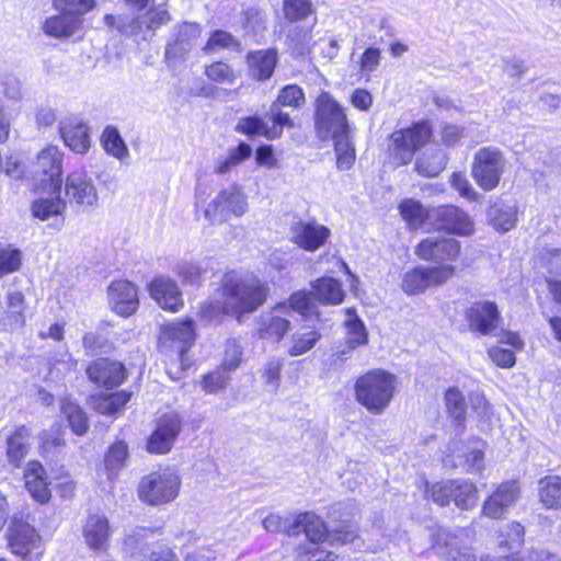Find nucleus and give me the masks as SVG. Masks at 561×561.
<instances>
[{
  "instance_id": "nucleus-7",
  "label": "nucleus",
  "mask_w": 561,
  "mask_h": 561,
  "mask_svg": "<svg viewBox=\"0 0 561 561\" xmlns=\"http://www.w3.org/2000/svg\"><path fill=\"white\" fill-rule=\"evenodd\" d=\"M485 443L477 437L463 442L454 438L443 451L442 461L449 468H463L468 472H480L484 468Z\"/></svg>"
},
{
  "instance_id": "nucleus-19",
  "label": "nucleus",
  "mask_w": 561,
  "mask_h": 561,
  "mask_svg": "<svg viewBox=\"0 0 561 561\" xmlns=\"http://www.w3.org/2000/svg\"><path fill=\"white\" fill-rule=\"evenodd\" d=\"M520 494L515 481L500 484L483 502L481 514L490 519L504 518L514 506Z\"/></svg>"
},
{
  "instance_id": "nucleus-49",
  "label": "nucleus",
  "mask_w": 561,
  "mask_h": 561,
  "mask_svg": "<svg viewBox=\"0 0 561 561\" xmlns=\"http://www.w3.org/2000/svg\"><path fill=\"white\" fill-rule=\"evenodd\" d=\"M445 404L457 427L462 431L466 421L467 404L465 396L458 388H449L445 393Z\"/></svg>"
},
{
  "instance_id": "nucleus-25",
  "label": "nucleus",
  "mask_w": 561,
  "mask_h": 561,
  "mask_svg": "<svg viewBox=\"0 0 561 561\" xmlns=\"http://www.w3.org/2000/svg\"><path fill=\"white\" fill-rule=\"evenodd\" d=\"M112 529L108 519L101 514H91L82 527L85 545L94 552H106L110 547Z\"/></svg>"
},
{
  "instance_id": "nucleus-60",
  "label": "nucleus",
  "mask_w": 561,
  "mask_h": 561,
  "mask_svg": "<svg viewBox=\"0 0 561 561\" xmlns=\"http://www.w3.org/2000/svg\"><path fill=\"white\" fill-rule=\"evenodd\" d=\"M283 10L287 20L296 22L312 13V4L309 0H286Z\"/></svg>"
},
{
  "instance_id": "nucleus-62",
  "label": "nucleus",
  "mask_w": 561,
  "mask_h": 561,
  "mask_svg": "<svg viewBox=\"0 0 561 561\" xmlns=\"http://www.w3.org/2000/svg\"><path fill=\"white\" fill-rule=\"evenodd\" d=\"M206 77L218 83H232L236 79L233 69L226 62L217 61L205 68Z\"/></svg>"
},
{
  "instance_id": "nucleus-15",
  "label": "nucleus",
  "mask_w": 561,
  "mask_h": 561,
  "mask_svg": "<svg viewBox=\"0 0 561 561\" xmlns=\"http://www.w3.org/2000/svg\"><path fill=\"white\" fill-rule=\"evenodd\" d=\"M195 341L194 322L191 319L173 321L165 324L160 332L159 343L163 352L178 355L181 365L184 364L185 354Z\"/></svg>"
},
{
  "instance_id": "nucleus-9",
  "label": "nucleus",
  "mask_w": 561,
  "mask_h": 561,
  "mask_svg": "<svg viewBox=\"0 0 561 561\" xmlns=\"http://www.w3.org/2000/svg\"><path fill=\"white\" fill-rule=\"evenodd\" d=\"M426 493L440 506L453 501L458 508L463 511L473 508L478 502L477 485L465 479L436 482L426 490Z\"/></svg>"
},
{
  "instance_id": "nucleus-28",
  "label": "nucleus",
  "mask_w": 561,
  "mask_h": 561,
  "mask_svg": "<svg viewBox=\"0 0 561 561\" xmlns=\"http://www.w3.org/2000/svg\"><path fill=\"white\" fill-rule=\"evenodd\" d=\"M152 299L164 310L176 312L183 306L182 293L170 277L158 276L149 284Z\"/></svg>"
},
{
  "instance_id": "nucleus-57",
  "label": "nucleus",
  "mask_w": 561,
  "mask_h": 561,
  "mask_svg": "<svg viewBox=\"0 0 561 561\" xmlns=\"http://www.w3.org/2000/svg\"><path fill=\"white\" fill-rule=\"evenodd\" d=\"M22 263L21 251L0 243V277L16 272Z\"/></svg>"
},
{
  "instance_id": "nucleus-13",
  "label": "nucleus",
  "mask_w": 561,
  "mask_h": 561,
  "mask_svg": "<svg viewBox=\"0 0 561 561\" xmlns=\"http://www.w3.org/2000/svg\"><path fill=\"white\" fill-rule=\"evenodd\" d=\"M316 126L323 138L350 131L343 107L327 92H322L317 99Z\"/></svg>"
},
{
  "instance_id": "nucleus-45",
  "label": "nucleus",
  "mask_w": 561,
  "mask_h": 561,
  "mask_svg": "<svg viewBox=\"0 0 561 561\" xmlns=\"http://www.w3.org/2000/svg\"><path fill=\"white\" fill-rule=\"evenodd\" d=\"M329 542H304L296 548L295 561H335L336 554L328 550Z\"/></svg>"
},
{
  "instance_id": "nucleus-26",
  "label": "nucleus",
  "mask_w": 561,
  "mask_h": 561,
  "mask_svg": "<svg viewBox=\"0 0 561 561\" xmlns=\"http://www.w3.org/2000/svg\"><path fill=\"white\" fill-rule=\"evenodd\" d=\"M59 130L65 145L75 153L84 154L91 147L90 128L81 118L72 116L60 122Z\"/></svg>"
},
{
  "instance_id": "nucleus-41",
  "label": "nucleus",
  "mask_w": 561,
  "mask_h": 561,
  "mask_svg": "<svg viewBox=\"0 0 561 561\" xmlns=\"http://www.w3.org/2000/svg\"><path fill=\"white\" fill-rule=\"evenodd\" d=\"M201 35V27L196 23H183L178 27L176 39L174 43L169 44L165 55L169 58L171 55L179 56L187 51L192 42L197 39Z\"/></svg>"
},
{
  "instance_id": "nucleus-32",
  "label": "nucleus",
  "mask_w": 561,
  "mask_h": 561,
  "mask_svg": "<svg viewBox=\"0 0 561 561\" xmlns=\"http://www.w3.org/2000/svg\"><path fill=\"white\" fill-rule=\"evenodd\" d=\"M447 163V152L439 146H432L416 157L414 170L421 176L435 178L445 170Z\"/></svg>"
},
{
  "instance_id": "nucleus-39",
  "label": "nucleus",
  "mask_w": 561,
  "mask_h": 561,
  "mask_svg": "<svg viewBox=\"0 0 561 561\" xmlns=\"http://www.w3.org/2000/svg\"><path fill=\"white\" fill-rule=\"evenodd\" d=\"M131 392L121 390L108 394H95L90 398V407L106 415H112L121 411L130 400Z\"/></svg>"
},
{
  "instance_id": "nucleus-54",
  "label": "nucleus",
  "mask_w": 561,
  "mask_h": 561,
  "mask_svg": "<svg viewBox=\"0 0 561 561\" xmlns=\"http://www.w3.org/2000/svg\"><path fill=\"white\" fill-rule=\"evenodd\" d=\"M62 414L67 417L69 426L76 435H83L88 430V420L85 413L80 407L66 399L61 403Z\"/></svg>"
},
{
  "instance_id": "nucleus-53",
  "label": "nucleus",
  "mask_w": 561,
  "mask_h": 561,
  "mask_svg": "<svg viewBox=\"0 0 561 561\" xmlns=\"http://www.w3.org/2000/svg\"><path fill=\"white\" fill-rule=\"evenodd\" d=\"M524 535V526L517 522H512L500 530L497 543L500 547H506L510 551H513L523 545Z\"/></svg>"
},
{
  "instance_id": "nucleus-1",
  "label": "nucleus",
  "mask_w": 561,
  "mask_h": 561,
  "mask_svg": "<svg viewBox=\"0 0 561 561\" xmlns=\"http://www.w3.org/2000/svg\"><path fill=\"white\" fill-rule=\"evenodd\" d=\"M267 286L256 277H240L236 273L224 276L220 300L209 298L198 310L199 321L205 324L219 323L226 314L240 318L262 306L267 296Z\"/></svg>"
},
{
  "instance_id": "nucleus-3",
  "label": "nucleus",
  "mask_w": 561,
  "mask_h": 561,
  "mask_svg": "<svg viewBox=\"0 0 561 561\" xmlns=\"http://www.w3.org/2000/svg\"><path fill=\"white\" fill-rule=\"evenodd\" d=\"M182 480L179 471L165 467L144 476L137 486L141 502L151 506H161L174 502L181 489Z\"/></svg>"
},
{
  "instance_id": "nucleus-24",
  "label": "nucleus",
  "mask_w": 561,
  "mask_h": 561,
  "mask_svg": "<svg viewBox=\"0 0 561 561\" xmlns=\"http://www.w3.org/2000/svg\"><path fill=\"white\" fill-rule=\"evenodd\" d=\"M286 313V304H279L271 311L263 312L257 319L259 336L278 343L290 328V321L284 317Z\"/></svg>"
},
{
  "instance_id": "nucleus-35",
  "label": "nucleus",
  "mask_w": 561,
  "mask_h": 561,
  "mask_svg": "<svg viewBox=\"0 0 561 561\" xmlns=\"http://www.w3.org/2000/svg\"><path fill=\"white\" fill-rule=\"evenodd\" d=\"M247 64L250 76L259 81L270 79L277 65V53L275 49H262L250 51L247 55Z\"/></svg>"
},
{
  "instance_id": "nucleus-10",
  "label": "nucleus",
  "mask_w": 561,
  "mask_h": 561,
  "mask_svg": "<svg viewBox=\"0 0 561 561\" xmlns=\"http://www.w3.org/2000/svg\"><path fill=\"white\" fill-rule=\"evenodd\" d=\"M505 168L503 153L497 148L484 147L476 152L471 173L476 183L483 191L490 192L499 185Z\"/></svg>"
},
{
  "instance_id": "nucleus-20",
  "label": "nucleus",
  "mask_w": 561,
  "mask_h": 561,
  "mask_svg": "<svg viewBox=\"0 0 561 561\" xmlns=\"http://www.w3.org/2000/svg\"><path fill=\"white\" fill-rule=\"evenodd\" d=\"M181 419L175 413L163 414L150 435L147 449L151 454H167L181 432Z\"/></svg>"
},
{
  "instance_id": "nucleus-43",
  "label": "nucleus",
  "mask_w": 561,
  "mask_h": 561,
  "mask_svg": "<svg viewBox=\"0 0 561 561\" xmlns=\"http://www.w3.org/2000/svg\"><path fill=\"white\" fill-rule=\"evenodd\" d=\"M80 24L79 18L61 13L45 21L44 32L54 37H69L79 28Z\"/></svg>"
},
{
  "instance_id": "nucleus-40",
  "label": "nucleus",
  "mask_w": 561,
  "mask_h": 561,
  "mask_svg": "<svg viewBox=\"0 0 561 561\" xmlns=\"http://www.w3.org/2000/svg\"><path fill=\"white\" fill-rule=\"evenodd\" d=\"M252 147L247 142H240L236 148H231L226 157L216 161L214 173L217 175L229 174L240 163L248 160L252 154Z\"/></svg>"
},
{
  "instance_id": "nucleus-59",
  "label": "nucleus",
  "mask_w": 561,
  "mask_h": 561,
  "mask_svg": "<svg viewBox=\"0 0 561 561\" xmlns=\"http://www.w3.org/2000/svg\"><path fill=\"white\" fill-rule=\"evenodd\" d=\"M94 0H54L56 10L79 18L94 7Z\"/></svg>"
},
{
  "instance_id": "nucleus-61",
  "label": "nucleus",
  "mask_w": 561,
  "mask_h": 561,
  "mask_svg": "<svg viewBox=\"0 0 561 561\" xmlns=\"http://www.w3.org/2000/svg\"><path fill=\"white\" fill-rule=\"evenodd\" d=\"M283 360L277 357L270 358L263 368V378L268 392H276L279 387Z\"/></svg>"
},
{
  "instance_id": "nucleus-50",
  "label": "nucleus",
  "mask_w": 561,
  "mask_h": 561,
  "mask_svg": "<svg viewBox=\"0 0 561 561\" xmlns=\"http://www.w3.org/2000/svg\"><path fill=\"white\" fill-rule=\"evenodd\" d=\"M336 153V164L340 170H348L355 161V148L350 138V131L332 137Z\"/></svg>"
},
{
  "instance_id": "nucleus-36",
  "label": "nucleus",
  "mask_w": 561,
  "mask_h": 561,
  "mask_svg": "<svg viewBox=\"0 0 561 561\" xmlns=\"http://www.w3.org/2000/svg\"><path fill=\"white\" fill-rule=\"evenodd\" d=\"M518 207L516 203L495 202L486 213L489 224L497 232H507L512 230L517 222Z\"/></svg>"
},
{
  "instance_id": "nucleus-37",
  "label": "nucleus",
  "mask_w": 561,
  "mask_h": 561,
  "mask_svg": "<svg viewBox=\"0 0 561 561\" xmlns=\"http://www.w3.org/2000/svg\"><path fill=\"white\" fill-rule=\"evenodd\" d=\"M31 446V431L26 426L18 427L7 439V458L11 466L20 468Z\"/></svg>"
},
{
  "instance_id": "nucleus-44",
  "label": "nucleus",
  "mask_w": 561,
  "mask_h": 561,
  "mask_svg": "<svg viewBox=\"0 0 561 561\" xmlns=\"http://www.w3.org/2000/svg\"><path fill=\"white\" fill-rule=\"evenodd\" d=\"M314 298L322 304L337 305L344 299L341 284L332 277L318 279L313 285Z\"/></svg>"
},
{
  "instance_id": "nucleus-27",
  "label": "nucleus",
  "mask_w": 561,
  "mask_h": 561,
  "mask_svg": "<svg viewBox=\"0 0 561 561\" xmlns=\"http://www.w3.org/2000/svg\"><path fill=\"white\" fill-rule=\"evenodd\" d=\"M91 381L105 388L119 386L126 378V369L119 362L99 358L87 368Z\"/></svg>"
},
{
  "instance_id": "nucleus-14",
  "label": "nucleus",
  "mask_w": 561,
  "mask_h": 561,
  "mask_svg": "<svg viewBox=\"0 0 561 561\" xmlns=\"http://www.w3.org/2000/svg\"><path fill=\"white\" fill-rule=\"evenodd\" d=\"M62 152L57 146H47L42 149L30 170V181L42 186H61Z\"/></svg>"
},
{
  "instance_id": "nucleus-12",
  "label": "nucleus",
  "mask_w": 561,
  "mask_h": 561,
  "mask_svg": "<svg viewBox=\"0 0 561 561\" xmlns=\"http://www.w3.org/2000/svg\"><path fill=\"white\" fill-rule=\"evenodd\" d=\"M460 242L447 237H427L420 241L415 247V255L434 266H449L454 270V276L457 273L456 261L460 255Z\"/></svg>"
},
{
  "instance_id": "nucleus-42",
  "label": "nucleus",
  "mask_w": 561,
  "mask_h": 561,
  "mask_svg": "<svg viewBox=\"0 0 561 561\" xmlns=\"http://www.w3.org/2000/svg\"><path fill=\"white\" fill-rule=\"evenodd\" d=\"M321 339V333L314 328L301 327L290 337L288 354L300 356L314 347Z\"/></svg>"
},
{
  "instance_id": "nucleus-23",
  "label": "nucleus",
  "mask_w": 561,
  "mask_h": 561,
  "mask_svg": "<svg viewBox=\"0 0 561 561\" xmlns=\"http://www.w3.org/2000/svg\"><path fill=\"white\" fill-rule=\"evenodd\" d=\"M107 296L112 310L122 317L131 316L139 307L137 288L128 280H114L108 286Z\"/></svg>"
},
{
  "instance_id": "nucleus-5",
  "label": "nucleus",
  "mask_w": 561,
  "mask_h": 561,
  "mask_svg": "<svg viewBox=\"0 0 561 561\" xmlns=\"http://www.w3.org/2000/svg\"><path fill=\"white\" fill-rule=\"evenodd\" d=\"M152 534L153 530L140 527L126 537L124 545L127 561H141L148 552L150 561H178L168 547L157 546L149 549L145 539ZM213 559H215L214 552L209 548H202L187 556L185 561H211Z\"/></svg>"
},
{
  "instance_id": "nucleus-46",
  "label": "nucleus",
  "mask_w": 561,
  "mask_h": 561,
  "mask_svg": "<svg viewBox=\"0 0 561 561\" xmlns=\"http://www.w3.org/2000/svg\"><path fill=\"white\" fill-rule=\"evenodd\" d=\"M539 497L546 508L561 507V478L545 477L539 481Z\"/></svg>"
},
{
  "instance_id": "nucleus-18",
  "label": "nucleus",
  "mask_w": 561,
  "mask_h": 561,
  "mask_svg": "<svg viewBox=\"0 0 561 561\" xmlns=\"http://www.w3.org/2000/svg\"><path fill=\"white\" fill-rule=\"evenodd\" d=\"M433 228L448 233L468 237L474 232V222L471 216L457 206L447 205L434 208Z\"/></svg>"
},
{
  "instance_id": "nucleus-11",
  "label": "nucleus",
  "mask_w": 561,
  "mask_h": 561,
  "mask_svg": "<svg viewBox=\"0 0 561 561\" xmlns=\"http://www.w3.org/2000/svg\"><path fill=\"white\" fill-rule=\"evenodd\" d=\"M454 278V270L449 266L419 265L404 272L401 289L409 296L420 295L430 288L444 286Z\"/></svg>"
},
{
  "instance_id": "nucleus-52",
  "label": "nucleus",
  "mask_w": 561,
  "mask_h": 561,
  "mask_svg": "<svg viewBox=\"0 0 561 561\" xmlns=\"http://www.w3.org/2000/svg\"><path fill=\"white\" fill-rule=\"evenodd\" d=\"M41 450L45 457L54 456L65 446V438L61 425L54 424L48 431H44L41 436Z\"/></svg>"
},
{
  "instance_id": "nucleus-21",
  "label": "nucleus",
  "mask_w": 561,
  "mask_h": 561,
  "mask_svg": "<svg viewBox=\"0 0 561 561\" xmlns=\"http://www.w3.org/2000/svg\"><path fill=\"white\" fill-rule=\"evenodd\" d=\"M290 240L305 251L314 252L325 244L331 231L316 220H298L290 226Z\"/></svg>"
},
{
  "instance_id": "nucleus-30",
  "label": "nucleus",
  "mask_w": 561,
  "mask_h": 561,
  "mask_svg": "<svg viewBox=\"0 0 561 561\" xmlns=\"http://www.w3.org/2000/svg\"><path fill=\"white\" fill-rule=\"evenodd\" d=\"M60 188L49 187L47 193H43L31 205L33 217L39 220H48L51 217L62 216L66 210V201L60 197Z\"/></svg>"
},
{
  "instance_id": "nucleus-17",
  "label": "nucleus",
  "mask_w": 561,
  "mask_h": 561,
  "mask_svg": "<svg viewBox=\"0 0 561 561\" xmlns=\"http://www.w3.org/2000/svg\"><path fill=\"white\" fill-rule=\"evenodd\" d=\"M65 194L70 205L85 209L95 207L99 194L93 179L84 170L70 172L65 181Z\"/></svg>"
},
{
  "instance_id": "nucleus-31",
  "label": "nucleus",
  "mask_w": 561,
  "mask_h": 561,
  "mask_svg": "<svg viewBox=\"0 0 561 561\" xmlns=\"http://www.w3.org/2000/svg\"><path fill=\"white\" fill-rule=\"evenodd\" d=\"M25 486L31 496L41 504L50 499L47 476L43 465L37 460L27 462L24 471Z\"/></svg>"
},
{
  "instance_id": "nucleus-2",
  "label": "nucleus",
  "mask_w": 561,
  "mask_h": 561,
  "mask_svg": "<svg viewBox=\"0 0 561 561\" xmlns=\"http://www.w3.org/2000/svg\"><path fill=\"white\" fill-rule=\"evenodd\" d=\"M397 377L383 369H371L357 378L355 398L371 414H381L397 390Z\"/></svg>"
},
{
  "instance_id": "nucleus-6",
  "label": "nucleus",
  "mask_w": 561,
  "mask_h": 561,
  "mask_svg": "<svg viewBox=\"0 0 561 561\" xmlns=\"http://www.w3.org/2000/svg\"><path fill=\"white\" fill-rule=\"evenodd\" d=\"M145 12H138L134 15L115 16L107 14L104 16L106 25L116 27L122 34L128 36H141L147 39L159 27L170 21V15L163 5L150 3Z\"/></svg>"
},
{
  "instance_id": "nucleus-22",
  "label": "nucleus",
  "mask_w": 561,
  "mask_h": 561,
  "mask_svg": "<svg viewBox=\"0 0 561 561\" xmlns=\"http://www.w3.org/2000/svg\"><path fill=\"white\" fill-rule=\"evenodd\" d=\"M500 313L495 302L480 300L473 302L466 311V320L472 332L488 335L496 329Z\"/></svg>"
},
{
  "instance_id": "nucleus-47",
  "label": "nucleus",
  "mask_w": 561,
  "mask_h": 561,
  "mask_svg": "<svg viewBox=\"0 0 561 561\" xmlns=\"http://www.w3.org/2000/svg\"><path fill=\"white\" fill-rule=\"evenodd\" d=\"M101 145L105 152L117 160H125L129 157V150L117 128L107 126L101 135Z\"/></svg>"
},
{
  "instance_id": "nucleus-63",
  "label": "nucleus",
  "mask_w": 561,
  "mask_h": 561,
  "mask_svg": "<svg viewBox=\"0 0 561 561\" xmlns=\"http://www.w3.org/2000/svg\"><path fill=\"white\" fill-rule=\"evenodd\" d=\"M238 41L228 32L218 30L215 31L207 41L204 50L206 53H214L224 48H238Z\"/></svg>"
},
{
  "instance_id": "nucleus-34",
  "label": "nucleus",
  "mask_w": 561,
  "mask_h": 561,
  "mask_svg": "<svg viewBox=\"0 0 561 561\" xmlns=\"http://www.w3.org/2000/svg\"><path fill=\"white\" fill-rule=\"evenodd\" d=\"M434 208H425L419 201L407 198L399 205L402 218L412 229L430 231L433 228Z\"/></svg>"
},
{
  "instance_id": "nucleus-58",
  "label": "nucleus",
  "mask_w": 561,
  "mask_h": 561,
  "mask_svg": "<svg viewBox=\"0 0 561 561\" xmlns=\"http://www.w3.org/2000/svg\"><path fill=\"white\" fill-rule=\"evenodd\" d=\"M205 270L197 262L181 261L175 266V274L184 285H198Z\"/></svg>"
},
{
  "instance_id": "nucleus-16",
  "label": "nucleus",
  "mask_w": 561,
  "mask_h": 561,
  "mask_svg": "<svg viewBox=\"0 0 561 561\" xmlns=\"http://www.w3.org/2000/svg\"><path fill=\"white\" fill-rule=\"evenodd\" d=\"M9 546L23 561H37L44 553V542L30 524L15 522L10 528Z\"/></svg>"
},
{
  "instance_id": "nucleus-56",
  "label": "nucleus",
  "mask_w": 561,
  "mask_h": 561,
  "mask_svg": "<svg viewBox=\"0 0 561 561\" xmlns=\"http://www.w3.org/2000/svg\"><path fill=\"white\" fill-rule=\"evenodd\" d=\"M265 15L255 8L247 9L241 16V24L245 35L256 37L265 30Z\"/></svg>"
},
{
  "instance_id": "nucleus-38",
  "label": "nucleus",
  "mask_w": 561,
  "mask_h": 561,
  "mask_svg": "<svg viewBox=\"0 0 561 561\" xmlns=\"http://www.w3.org/2000/svg\"><path fill=\"white\" fill-rule=\"evenodd\" d=\"M434 548L440 550L438 553L453 561H476V557L468 552L462 551L458 547L457 537L446 529H438L434 536Z\"/></svg>"
},
{
  "instance_id": "nucleus-33",
  "label": "nucleus",
  "mask_w": 561,
  "mask_h": 561,
  "mask_svg": "<svg viewBox=\"0 0 561 561\" xmlns=\"http://www.w3.org/2000/svg\"><path fill=\"white\" fill-rule=\"evenodd\" d=\"M24 295L21 291L8 293L2 311L0 312V325L2 329L13 331L24 327Z\"/></svg>"
},
{
  "instance_id": "nucleus-55",
  "label": "nucleus",
  "mask_w": 561,
  "mask_h": 561,
  "mask_svg": "<svg viewBox=\"0 0 561 561\" xmlns=\"http://www.w3.org/2000/svg\"><path fill=\"white\" fill-rule=\"evenodd\" d=\"M268 116L273 125H267V129H265L264 131V137L270 140L279 138L283 134L284 127L293 126V122L289 115L287 113H284L280 110V106H278V104L271 105Z\"/></svg>"
},
{
  "instance_id": "nucleus-4",
  "label": "nucleus",
  "mask_w": 561,
  "mask_h": 561,
  "mask_svg": "<svg viewBox=\"0 0 561 561\" xmlns=\"http://www.w3.org/2000/svg\"><path fill=\"white\" fill-rule=\"evenodd\" d=\"M433 137V129L428 122L420 121L407 128L394 130L390 135L388 156L393 167L409 164L416 151L427 145Z\"/></svg>"
},
{
  "instance_id": "nucleus-51",
  "label": "nucleus",
  "mask_w": 561,
  "mask_h": 561,
  "mask_svg": "<svg viewBox=\"0 0 561 561\" xmlns=\"http://www.w3.org/2000/svg\"><path fill=\"white\" fill-rule=\"evenodd\" d=\"M128 457L127 445L123 442L113 444L105 456L104 465L108 479H114L124 467Z\"/></svg>"
},
{
  "instance_id": "nucleus-48",
  "label": "nucleus",
  "mask_w": 561,
  "mask_h": 561,
  "mask_svg": "<svg viewBox=\"0 0 561 561\" xmlns=\"http://www.w3.org/2000/svg\"><path fill=\"white\" fill-rule=\"evenodd\" d=\"M346 329L345 341L350 350L367 343V332L362 320L353 312V310H346V319L344 321Z\"/></svg>"
},
{
  "instance_id": "nucleus-64",
  "label": "nucleus",
  "mask_w": 561,
  "mask_h": 561,
  "mask_svg": "<svg viewBox=\"0 0 561 561\" xmlns=\"http://www.w3.org/2000/svg\"><path fill=\"white\" fill-rule=\"evenodd\" d=\"M304 102L305 94L302 89L296 84H290L280 90L277 100L273 104H278V106L299 107Z\"/></svg>"
},
{
  "instance_id": "nucleus-8",
  "label": "nucleus",
  "mask_w": 561,
  "mask_h": 561,
  "mask_svg": "<svg viewBox=\"0 0 561 561\" xmlns=\"http://www.w3.org/2000/svg\"><path fill=\"white\" fill-rule=\"evenodd\" d=\"M249 210L248 196L238 184L229 185L218 192L215 198L205 208V218L211 224L242 217Z\"/></svg>"
},
{
  "instance_id": "nucleus-29",
  "label": "nucleus",
  "mask_w": 561,
  "mask_h": 561,
  "mask_svg": "<svg viewBox=\"0 0 561 561\" xmlns=\"http://www.w3.org/2000/svg\"><path fill=\"white\" fill-rule=\"evenodd\" d=\"M291 535L304 533L306 542H328L329 531L325 523L314 513L306 512L297 515L291 523Z\"/></svg>"
}]
</instances>
